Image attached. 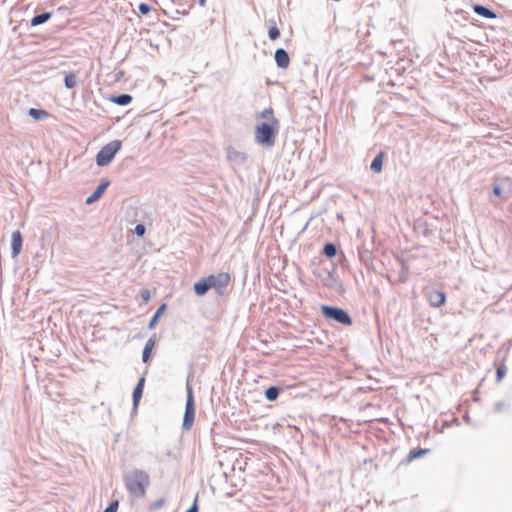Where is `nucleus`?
Here are the masks:
<instances>
[{
    "instance_id": "obj_1",
    "label": "nucleus",
    "mask_w": 512,
    "mask_h": 512,
    "mask_svg": "<svg viewBox=\"0 0 512 512\" xmlns=\"http://www.w3.org/2000/svg\"><path fill=\"white\" fill-rule=\"evenodd\" d=\"M123 482L126 490L135 498H143L150 486V476L142 469H132L124 474Z\"/></svg>"
},
{
    "instance_id": "obj_2",
    "label": "nucleus",
    "mask_w": 512,
    "mask_h": 512,
    "mask_svg": "<svg viewBox=\"0 0 512 512\" xmlns=\"http://www.w3.org/2000/svg\"><path fill=\"white\" fill-rule=\"evenodd\" d=\"M278 131L279 121L259 123L255 127V140L264 147H271L275 144Z\"/></svg>"
},
{
    "instance_id": "obj_3",
    "label": "nucleus",
    "mask_w": 512,
    "mask_h": 512,
    "mask_svg": "<svg viewBox=\"0 0 512 512\" xmlns=\"http://www.w3.org/2000/svg\"><path fill=\"white\" fill-rule=\"evenodd\" d=\"M321 312L326 319L335 321L339 324L351 326L353 323V320L349 313L340 307L322 305Z\"/></svg>"
},
{
    "instance_id": "obj_4",
    "label": "nucleus",
    "mask_w": 512,
    "mask_h": 512,
    "mask_svg": "<svg viewBox=\"0 0 512 512\" xmlns=\"http://www.w3.org/2000/svg\"><path fill=\"white\" fill-rule=\"evenodd\" d=\"M187 390V398L185 404V412L183 416L182 428L184 430H190L194 424L195 419V401L193 390L189 384L186 387Z\"/></svg>"
},
{
    "instance_id": "obj_5",
    "label": "nucleus",
    "mask_w": 512,
    "mask_h": 512,
    "mask_svg": "<svg viewBox=\"0 0 512 512\" xmlns=\"http://www.w3.org/2000/svg\"><path fill=\"white\" fill-rule=\"evenodd\" d=\"M121 144L120 140H113L107 143L97 153L95 160H113L116 153L120 150Z\"/></svg>"
},
{
    "instance_id": "obj_6",
    "label": "nucleus",
    "mask_w": 512,
    "mask_h": 512,
    "mask_svg": "<svg viewBox=\"0 0 512 512\" xmlns=\"http://www.w3.org/2000/svg\"><path fill=\"white\" fill-rule=\"evenodd\" d=\"M209 277L212 278L211 282L214 283L212 288H214L218 295H223L224 289L228 286L231 278L229 273L220 272L216 275L211 274Z\"/></svg>"
},
{
    "instance_id": "obj_7",
    "label": "nucleus",
    "mask_w": 512,
    "mask_h": 512,
    "mask_svg": "<svg viewBox=\"0 0 512 512\" xmlns=\"http://www.w3.org/2000/svg\"><path fill=\"white\" fill-rule=\"evenodd\" d=\"M211 280V277L206 276L195 282L193 287L195 294L197 296H204L214 284L211 282Z\"/></svg>"
},
{
    "instance_id": "obj_8",
    "label": "nucleus",
    "mask_w": 512,
    "mask_h": 512,
    "mask_svg": "<svg viewBox=\"0 0 512 512\" xmlns=\"http://www.w3.org/2000/svg\"><path fill=\"white\" fill-rule=\"evenodd\" d=\"M109 185L110 181L108 179H102L97 188L94 190V192L86 198V204L90 205L95 201L99 200Z\"/></svg>"
},
{
    "instance_id": "obj_9",
    "label": "nucleus",
    "mask_w": 512,
    "mask_h": 512,
    "mask_svg": "<svg viewBox=\"0 0 512 512\" xmlns=\"http://www.w3.org/2000/svg\"><path fill=\"white\" fill-rule=\"evenodd\" d=\"M274 59L278 68L287 69L290 65V56L283 48L276 49Z\"/></svg>"
},
{
    "instance_id": "obj_10",
    "label": "nucleus",
    "mask_w": 512,
    "mask_h": 512,
    "mask_svg": "<svg viewBox=\"0 0 512 512\" xmlns=\"http://www.w3.org/2000/svg\"><path fill=\"white\" fill-rule=\"evenodd\" d=\"M23 237L20 231H14L11 236V253L12 257H17L22 249Z\"/></svg>"
},
{
    "instance_id": "obj_11",
    "label": "nucleus",
    "mask_w": 512,
    "mask_h": 512,
    "mask_svg": "<svg viewBox=\"0 0 512 512\" xmlns=\"http://www.w3.org/2000/svg\"><path fill=\"white\" fill-rule=\"evenodd\" d=\"M428 301L433 307H441L446 302V295L440 290H432L428 294Z\"/></svg>"
},
{
    "instance_id": "obj_12",
    "label": "nucleus",
    "mask_w": 512,
    "mask_h": 512,
    "mask_svg": "<svg viewBox=\"0 0 512 512\" xmlns=\"http://www.w3.org/2000/svg\"><path fill=\"white\" fill-rule=\"evenodd\" d=\"M144 385H145V377L142 376L139 378L136 386L134 387L133 393H132V400H133L134 408H137V406L142 398Z\"/></svg>"
},
{
    "instance_id": "obj_13",
    "label": "nucleus",
    "mask_w": 512,
    "mask_h": 512,
    "mask_svg": "<svg viewBox=\"0 0 512 512\" xmlns=\"http://www.w3.org/2000/svg\"><path fill=\"white\" fill-rule=\"evenodd\" d=\"M472 9L477 15L486 19H495L497 17L496 13L493 10L481 4H474L472 6Z\"/></svg>"
},
{
    "instance_id": "obj_14",
    "label": "nucleus",
    "mask_w": 512,
    "mask_h": 512,
    "mask_svg": "<svg viewBox=\"0 0 512 512\" xmlns=\"http://www.w3.org/2000/svg\"><path fill=\"white\" fill-rule=\"evenodd\" d=\"M255 118L256 120H265L262 123L278 121V119L274 116V111L271 107L265 108L262 112L256 114Z\"/></svg>"
},
{
    "instance_id": "obj_15",
    "label": "nucleus",
    "mask_w": 512,
    "mask_h": 512,
    "mask_svg": "<svg viewBox=\"0 0 512 512\" xmlns=\"http://www.w3.org/2000/svg\"><path fill=\"white\" fill-rule=\"evenodd\" d=\"M132 96L130 94H127V93H122V94H119V95H115V96H112L110 98V100L119 105V106H126L128 104H130L132 102Z\"/></svg>"
},
{
    "instance_id": "obj_16",
    "label": "nucleus",
    "mask_w": 512,
    "mask_h": 512,
    "mask_svg": "<svg viewBox=\"0 0 512 512\" xmlns=\"http://www.w3.org/2000/svg\"><path fill=\"white\" fill-rule=\"evenodd\" d=\"M281 391H282L281 387L273 385V386L268 387L264 391V395H265V398L268 401L272 402V401L277 400V398L279 397Z\"/></svg>"
},
{
    "instance_id": "obj_17",
    "label": "nucleus",
    "mask_w": 512,
    "mask_h": 512,
    "mask_svg": "<svg viewBox=\"0 0 512 512\" xmlns=\"http://www.w3.org/2000/svg\"><path fill=\"white\" fill-rule=\"evenodd\" d=\"M51 16H52L51 12H43L40 14H36L31 19V22H30L31 26H38V25L44 24L51 18Z\"/></svg>"
},
{
    "instance_id": "obj_18",
    "label": "nucleus",
    "mask_w": 512,
    "mask_h": 512,
    "mask_svg": "<svg viewBox=\"0 0 512 512\" xmlns=\"http://www.w3.org/2000/svg\"><path fill=\"white\" fill-rule=\"evenodd\" d=\"M166 307L167 306L165 303L161 304L158 307V309L156 310V312L154 313V315L152 316V318L148 324L149 329H153L157 325L158 320H159L160 316L163 314V312L166 310Z\"/></svg>"
},
{
    "instance_id": "obj_19",
    "label": "nucleus",
    "mask_w": 512,
    "mask_h": 512,
    "mask_svg": "<svg viewBox=\"0 0 512 512\" xmlns=\"http://www.w3.org/2000/svg\"><path fill=\"white\" fill-rule=\"evenodd\" d=\"M428 452H429V449H424V448L413 449L408 453V455L406 457L407 461L411 462L415 459H419V458L425 456L426 454H428Z\"/></svg>"
},
{
    "instance_id": "obj_20",
    "label": "nucleus",
    "mask_w": 512,
    "mask_h": 512,
    "mask_svg": "<svg viewBox=\"0 0 512 512\" xmlns=\"http://www.w3.org/2000/svg\"><path fill=\"white\" fill-rule=\"evenodd\" d=\"M493 194L503 200H507L509 198V189L502 187L500 184L494 183Z\"/></svg>"
},
{
    "instance_id": "obj_21",
    "label": "nucleus",
    "mask_w": 512,
    "mask_h": 512,
    "mask_svg": "<svg viewBox=\"0 0 512 512\" xmlns=\"http://www.w3.org/2000/svg\"><path fill=\"white\" fill-rule=\"evenodd\" d=\"M64 85L67 89H73L77 85V74L66 73L64 77Z\"/></svg>"
},
{
    "instance_id": "obj_22",
    "label": "nucleus",
    "mask_w": 512,
    "mask_h": 512,
    "mask_svg": "<svg viewBox=\"0 0 512 512\" xmlns=\"http://www.w3.org/2000/svg\"><path fill=\"white\" fill-rule=\"evenodd\" d=\"M337 252H338V248L337 246L332 243V242H328L324 245L323 247V254L325 256H327L328 258H333L337 255Z\"/></svg>"
},
{
    "instance_id": "obj_23",
    "label": "nucleus",
    "mask_w": 512,
    "mask_h": 512,
    "mask_svg": "<svg viewBox=\"0 0 512 512\" xmlns=\"http://www.w3.org/2000/svg\"><path fill=\"white\" fill-rule=\"evenodd\" d=\"M28 114L35 120H42L48 117V112L42 109L30 108Z\"/></svg>"
},
{
    "instance_id": "obj_24",
    "label": "nucleus",
    "mask_w": 512,
    "mask_h": 512,
    "mask_svg": "<svg viewBox=\"0 0 512 512\" xmlns=\"http://www.w3.org/2000/svg\"><path fill=\"white\" fill-rule=\"evenodd\" d=\"M227 158L228 160H244L246 155L241 151H237L233 147H229L227 150Z\"/></svg>"
},
{
    "instance_id": "obj_25",
    "label": "nucleus",
    "mask_w": 512,
    "mask_h": 512,
    "mask_svg": "<svg viewBox=\"0 0 512 512\" xmlns=\"http://www.w3.org/2000/svg\"><path fill=\"white\" fill-rule=\"evenodd\" d=\"M268 37L270 40L274 41L280 37V30L274 25L268 30Z\"/></svg>"
},
{
    "instance_id": "obj_26",
    "label": "nucleus",
    "mask_w": 512,
    "mask_h": 512,
    "mask_svg": "<svg viewBox=\"0 0 512 512\" xmlns=\"http://www.w3.org/2000/svg\"><path fill=\"white\" fill-rule=\"evenodd\" d=\"M502 187L509 189V197L512 194V179L509 177L502 178L500 183Z\"/></svg>"
},
{
    "instance_id": "obj_27",
    "label": "nucleus",
    "mask_w": 512,
    "mask_h": 512,
    "mask_svg": "<svg viewBox=\"0 0 512 512\" xmlns=\"http://www.w3.org/2000/svg\"><path fill=\"white\" fill-rule=\"evenodd\" d=\"M506 372H507V368L505 365H501L497 368L496 370V378H497V381H501L504 376L506 375Z\"/></svg>"
},
{
    "instance_id": "obj_28",
    "label": "nucleus",
    "mask_w": 512,
    "mask_h": 512,
    "mask_svg": "<svg viewBox=\"0 0 512 512\" xmlns=\"http://www.w3.org/2000/svg\"><path fill=\"white\" fill-rule=\"evenodd\" d=\"M138 11L142 15H147L151 11V7L147 3L142 2L138 5Z\"/></svg>"
},
{
    "instance_id": "obj_29",
    "label": "nucleus",
    "mask_w": 512,
    "mask_h": 512,
    "mask_svg": "<svg viewBox=\"0 0 512 512\" xmlns=\"http://www.w3.org/2000/svg\"><path fill=\"white\" fill-rule=\"evenodd\" d=\"M118 507H119V501L114 500L105 508L104 512H117Z\"/></svg>"
},
{
    "instance_id": "obj_30",
    "label": "nucleus",
    "mask_w": 512,
    "mask_h": 512,
    "mask_svg": "<svg viewBox=\"0 0 512 512\" xmlns=\"http://www.w3.org/2000/svg\"><path fill=\"white\" fill-rule=\"evenodd\" d=\"M383 168V162H371L370 169L374 173H380Z\"/></svg>"
},
{
    "instance_id": "obj_31",
    "label": "nucleus",
    "mask_w": 512,
    "mask_h": 512,
    "mask_svg": "<svg viewBox=\"0 0 512 512\" xmlns=\"http://www.w3.org/2000/svg\"><path fill=\"white\" fill-rule=\"evenodd\" d=\"M134 232L137 236H143L146 232V227L144 224H137L135 226Z\"/></svg>"
},
{
    "instance_id": "obj_32",
    "label": "nucleus",
    "mask_w": 512,
    "mask_h": 512,
    "mask_svg": "<svg viewBox=\"0 0 512 512\" xmlns=\"http://www.w3.org/2000/svg\"><path fill=\"white\" fill-rule=\"evenodd\" d=\"M164 502L165 500L163 498L158 499L150 504V509L157 510L163 506Z\"/></svg>"
},
{
    "instance_id": "obj_33",
    "label": "nucleus",
    "mask_w": 512,
    "mask_h": 512,
    "mask_svg": "<svg viewBox=\"0 0 512 512\" xmlns=\"http://www.w3.org/2000/svg\"><path fill=\"white\" fill-rule=\"evenodd\" d=\"M151 351L148 347H144L142 352V361L144 363H147L150 360Z\"/></svg>"
},
{
    "instance_id": "obj_34",
    "label": "nucleus",
    "mask_w": 512,
    "mask_h": 512,
    "mask_svg": "<svg viewBox=\"0 0 512 512\" xmlns=\"http://www.w3.org/2000/svg\"><path fill=\"white\" fill-rule=\"evenodd\" d=\"M140 296L141 298L145 301V302H148L151 298V294H150V291L148 289H144L140 292Z\"/></svg>"
},
{
    "instance_id": "obj_35",
    "label": "nucleus",
    "mask_w": 512,
    "mask_h": 512,
    "mask_svg": "<svg viewBox=\"0 0 512 512\" xmlns=\"http://www.w3.org/2000/svg\"><path fill=\"white\" fill-rule=\"evenodd\" d=\"M506 407H507L506 403L499 401L494 404L493 409L495 412H501Z\"/></svg>"
},
{
    "instance_id": "obj_36",
    "label": "nucleus",
    "mask_w": 512,
    "mask_h": 512,
    "mask_svg": "<svg viewBox=\"0 0 512 512\" xmlns=\"http://www.w3.org/2000/svg\"><path fill=\"white\" fill-rule=\"evenodd\" d=\"M198 510H199V507H198L197 497H196L193 504L185 512H198Z\"/></svg>"
},
{
    "instance_id": "obj_37",
    "label": "nucleus",
    "mask_w": 512,
    "mask_h": 512,
    "mask_svg": "<svg viewBox=\"0 0 512 512\" xmlns=\"http://www.w3.org/2000/svg\"><path fill=\"white\" fill-rule=\"evenodd\" d=\"M154 345H155V338L151 337L148 339V341L146 342L144 347H148L150 350H152Z\"/></svg>"
},
{
    "instance_id": "obj_38",
    "label": "nucleus",
    "mask_w": 512,
    "mask_h": 512,
    "mask_svg": "<svg viewBox=\"0 0 512 512\" xmlns=\"http://www.w3.org/2000/svg\"><path fill=\"white\" fill-rule=\"evenodd\" d=\"M384 157H385V153H384L383 151H380V152H378V153L374 156L373 160H383V159H384Z\"/></svg>"
},
{
    "instance_id": "obj_39",
    "label": "nucleus",
    "mask_w": 512,
    "mask_h": 512,
    "mask_svg": "<svg viewBox=\"0 0 512 512\" xmlns=\"http://www.w3.org/2000/svg\"><path fill=\"white\" fill-rule=\"evenodd\" d=\"M207 0H198L200 6L204 7L206 5Z\"/></svg>"
},
{
    "instance_id": "obj_40",
    "label": "nucleus",
    "mask_w": 512,
    "mask_h": 512,
    "mask_svg": "<svg viewBox=\"0 0 512 512\" xmlns=\"http://www.w3.org/2000/svg\"><path fill=\"white\" fill-rule=\"evenodd\" d=\"M98 166H105L107 164H109L110 162H96Z\"/></svg>"
},
{
    "instance_id": "obj_41",
    "label": "nucleus",
    "mask_w": 512,
    "mask_h": 512,
    "mask_svg": "<svg viewBox=\"0 0 512 512\" xmlns=\"http://www.w3.org/2000/svg\"><path fill=\"white\" fill-rule=\"evenodd\" d=\"M406 278L402 277V273L400 274V281L405 282Z\"/></svg>"
}]
</instances>
